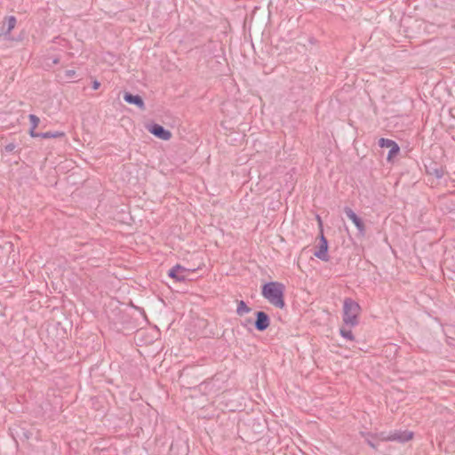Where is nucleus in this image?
I'll use <instances>...</instances> for the list:
<instances>
[{"label":"nucleus","instance_id":"nucleus-19","mask_svg":"<svg viewBox=\"0 0 455 455\" xmlns=\"http://www.w3.org/2000/svg\"><path fill=\"white\" fill-rule=\"evenodd\" d=\"M434 174H435V176L437 179H441V178L443 177V170H441V169H435V170L434 171Z\"/></svg>","mask_w":455,"mask_h":455},{"label":"nucleus","instance_id":"nucleus-16","mask_svg":"<svg viewBox=\"0 0 455 455\" xmlns=\"http://www.w3.org/2000/svg\"><path fill=\"white\" fill-rule=\"evenodd\" d=\"M29 121H30V127L36 128L40 123V119L38 116H36L34 114H30L28 116Z\"/></svg>","mask_w":455,"mask_h":455},{"label":"nucleus","instance_id":"nucleus-10","mask_svg":"<svg viewBox=\"0 0 455 455\" xmlns=\"http://www.w3.org/2000/svg\"><path fill=\"white\" fill-rule=\"evenodd\" d=\"M251 307H249L243 300H239L237 302L236 314L238 315H243L251 312Z\"/></svg>","mask_w":455,"mask_h":455},{"label":"nucleus","instance_id":"nucleus-17","mask_svg":"<svg viewBox=\"0 0 455 455\" xmlns=\"http://www.w3.org/2000/svg\"><path fill=\"white\" fill-rule=\"evenodd\" d=\"M15 148H16V146L14 143H9V144L5 145L4 150L6 152H12L15 149Z\"/></svg>","mask_w":455,"mask_h":455},{"label":"nucleus","instance_id":"nucleus-6","mask_svg":"<svg viewBox=\"0 0 455 455\" xmlns=\"http://www.w3.org/2000/svg\"><path fill=\"white\" fill-rule=\"evenodd\" d=\"M270 323V319L267 314L263 311H258L256 313L255 328L259 331H263L267 329Z\"/></svg>","mask_w":455,"mask_h":455},{"label":"nucleus","instance_id":"nucleus-13","mask_svg":"<svg viewBox=\"0 0 455 455\" xmlns=\"http://www.w3.org/2000/svg\"><path fill=\"white\" fill-rule=\"evenodd\" d=\"M339 333H340V335H341L344 339H347V340L352 341V340H354V339H355V338H354V335H353V333H352V331H351L350 329H347V328H345V327H342V328H340V330H339Z\"/></svg>","mask_w":455,"mask_h":455},{"label":"nucleus","instance_id":"nucleus-12","mask_svg":"<svg viewBox=\"0 0 455 455\" xmlns=\"http://www.w3.org/2000/svg\"><path fill=\"white\" fill-rule=\"evenodd\" d=\"M400 151V148L398 146V144L395 142L393 146H391V148H389V152H388V155H387V161H391L393 159L394 156H395Z\"/></svg>","mask_w":455,"mask_h":455},{"label":"nucleus","instance_id":"nucleus-9","mask_svg":"<svg viewBox=\"0 0 455 455\" xmlns=\"http://www.w3.org/2000/svg\"><path fill=\"white\" fill-rule=\"evenodd\" d=\"M124 100L129 104L136 105L140 109L143 110L145 108V103L140 95H133L132 93L125 92L124 95Z\"/></svg>","mask_w":455,"mask_h":455},{"label":"nucleus","instance_id":"nucleus-2","mask_svg":"<svg viewBox=\"0 0 455 455\" xmlns=\"http://www.w3.org/2000/svg\"><path fill=\"white\" fill-rule=\"evenodd\" d=\"M361 307L357 302L350 298H347L343 304V322L349 327L358 324V315Z\"/></svg>","mask_w":455,"mask_h":455},{"label":"nucleus","instance_id":"nucleus-14","mask_svg":"<svg viewBox=\"0 0 455 455\" xmlns=\"http://www.w3.org/2000/svg\"><path fill=\"white\" fill-rule=\"evenodd\" d=\"M16 25V19L14 16H10L7 18V20L5 22V26H6V32L7 33H10L15 27Z\"/></svg>","mask_w":455,"mask_h":455},{"label":"nucleus","instance_id":"nucleus-15","mask_svg":"<svg viewBox=\"0 0 455 455\" xmlns=\"http://www.w3.org/2000/svg\"><path fill=\"white\" fill-rule=\"evenodd\" d=\"M395 143V141L392 140H389V139H385V138H381L379 139V146L380 148H391V146H393L394 144Z\"/></svg>","mask_w":455,"mask_h":455},{"label":"nucleus","instance_id":"nucleus-18","mask_svg":"<svg viewBox=\"0 0 455 455\" xmlns=\"http://www.w3.org/2000/svg\"><path fill=\"white\" fill-rule=\"evenodd\" d=\"M36 128H32V127H30V130H29V135H30L32 138H37V137H40V133H41V132H36Z\"/></svg>","mask_w":455,"mask_h":455},{"label":"nucleus","instance_id":"nucleus-20","mask_svg":"<svg viewBox=\"0 0 455 455\" xmlns=\"http://www.w3.org/2000/svg\"><path fill=\"white\" fill-rule=\"evenodd\" d=\"M75 74H76L75 70H71V69L67 70L66 71V77L67 78H72L75 76Z\"/></svg>","mask_w":455,"mask_h":455},{"label":"nucleus","instance_id":"nucleus-1","mask_svg":"<svg viewBox=\"0 0 455 455\" xmlns=\"http://www.w3.org/2000/svg\"><path fill=\"white\" fill-rule=\"evenodd\" d=\"M284 285L278 282H269L262 287V296L273 306L283 308L285 306Z\"/></svg>","mask_w":455,"mask_h":455},{"label":"nucleus","instance_id":"nucleus-7","mask_svg":"<svg viewBox=\"0 0 455 455\" xmlns=\"http://www.w3.org/2000/svg\"><path fill=\"white\" fill-rule=\"evenodd\" d=\"M345 213L346 216L355 224L358 231L363 234L364 232V224L363 220L355 214L352 209L348 207L345 208Z\"/></svg>","mask_w":455,"mask_h":455},{"label":"nucleus","instance_id":"nucleus-11","mask_svg":"<svg viewBox=\"0 0 455 455\" xmlns=\"http://www.w3.org/2000/svg\"><path fill=\"white\" fill-rule=\"evenodd\" d=\"M63 137H65V133L63 132H46L40 133V138H43V139L63 138Z\"/></svg>","mask_w":455,"mask_h":455},{"label":"nucleus","instance_id":"nucleus-4","mask_svg":"<svg viewBox=\"0 0 455 455\" xmlns=\"http://www.w3.org/2000/svg\"><path fill=\"white\" fill-rule=\"evenodd\" d=\"M188 273V270L186 267L177 264L169 270L168 275L178 282H183L186 280Z\"/></svg>","mask_w":455,"mask_h":455},{"label":"nucleus","instance_id":"nucleus-3","mask_svg":"<svg viewBox=\"0 0 455 455\" xmlns=\"http://www.w3.org/2000/svg\"><path fill=\"white\" fill-rule=\"evenodd\" d=\"M314 255L323 261L329 260L328 242L327 239L324 237L323 232H321L319 246L317 250L315 251Z\"/></svg>","mask_w":455,"mask_h":455},{"label":"nucleus","instance_id":"nucleus-21","mask_svg":"<svg viewBox=\"0 0 455 455\" xmlns=\"http://www.w3.org/2000/svg\"><path fill=\"white\" fill-rule=\"evenodd\" d=\"M100 86V82H98L97 80L93 81L92 83V89L93 90H98Z\"/></svg>","mask_w":455,"mask_h":455},{"label":"nucleus","instance_id":"nucleus-8","mask_svg":"<svg viewBox=\"0 0 455 455\" xmlns=\"http://www.w3.org/2000/svg\"><path fill=\"white\" fill-rule=\"evenodd\" d=\"M413 436V433L410 431H395L388 436V440L398 441L401 443L411 440Z\"/></svg>","mask_w":455,"mask_h":455},{"label":"nucleus","instance_id":"nucleus-5","mask_svg":"<svg viewBox=\"0 0 455 455\" xmlns=\"http://www.w3.org/2000/svg\"><path fill=\"white\" fill-rule=\"evenodd\" d=\"M148 131L156 137L164 140H168L172 138L171 132L157 124H151Z\"/></svg>","mask_w":455,"mask_h":455}]
</instances>
